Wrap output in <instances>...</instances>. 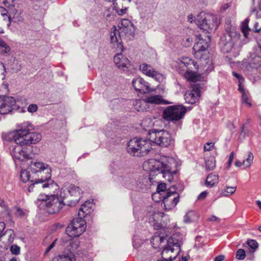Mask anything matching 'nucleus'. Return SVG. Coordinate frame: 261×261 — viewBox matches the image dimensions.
Returning a JSON list of instances; mask_svg holds the SVG:
<instances>
[{"label": "nucleus", "instance_id": "473e14b6", "mask_svg": "<svg viewBox=\"0 0 261 261\" xmlns=\"http://www.w3.org/2000/svg\"><path fill=\"white\" fill-rule=\"evenodd\" d=\"M206 170H213L216 167V160L214 156H210L205 159Z\"/></svg>", "mask_w": 261, "mask_h": 261}, {"label": "nucleus", "instance_id": "2eb2a0df", "mask_svg": "<svg viewBox=\"0 0 261 261\" xmlns=\"http://www.w3.org/2000/svg\"><path fill=\"white\" fill-rule=\"evenodd\" d=\"M58 186L53 180H49L47 181L43 179V176L41 175V178L36 179L28 188L29 192L33 191L34 188L40 189H49L50 190H57Z\"/></svg>", "mask_w": 261, "mask_h": 261}, {"label": "nucleus", "instance_id": "cd10ccee", "mask_svg": "<svg viewBox=\"0 0 261 261\" xmlns=\"http://www.w3.org/2000/svg\"><path fill=\"white\" fill-rule=\"evenodd\" d=\"M147 105L146 99H136L133 101V106L138 111H146L148 109Z\"/></svg>", "mask_w": 261, "mask_h": 261}, {"label": "nucleus", "instance_id": "393cba45", "mask_svg": "<svg viewBox=\"0 0 261 261\" xmlns=\"http://www.w3.org/2000/svg\"><path fill=\"white\" fill-rule=\"evenodd\" d=\"M9 19L10 21H13L15 23H19L22 22L24 20V18L22 16V11L20 9H12L10 12Z\"/></svg>", "mask_w": 261, "mask_h": 261}, {"label": "nucleus", "instance_id": "49530a36", "mask_svg": "<svg viewBox=\"0 0 261 261\" xmlns=\"http://www.w3.org/2000/svg\"><path fill=\"white\" fill-rule=\"evenodd\" d=\"M49 197L48 195H40L39 197L38 198L37 201H41V204L42 205V207L45 206V205L44 204V202L47 200V198Z\"/></svg>", "mask_w": 261, "mask_h": 261}, {"label": "nucleus", "instance_id": "de8ad7c7", "mask_svg": "<svg viewBox=\"0 0 261 261\" xmlns=\"http://www.w3.org/2000/svg\"><path fill=\"white\" fill-rule=\"evenodd\" d=\"M38 110V106L36 104H31L28 107V111L30 113H34Z\"/></svg>", "mask_w": 261, "mask_h": 261}, {"label": "nucleus", "instance_id": "6e6552de", "mask_svg": "<svg viewBox=\"0 0 261 261\" xmlns=\"http://www.w3.org/2000/svg\"><path fill=\"white\" fill-rule=\"evenodd\" d=\"M82 193V191L79 187L70 185L67 188L62 189L61 196L67 206H73L81 199Z\"/></svg>", "mask_w": 261, "mask_h": 261}, {"label": "nucleus", "instance_id": "aec40b11", "mask_svg": "<svg viewBox=\"0 0 261 261\" xmlns=\"http://www.w3.org/2000/svg\"><path fill=\"white\" fill-rule=\"evenodd\" d=\"M132 85L136 91L144 93L149 91V84L143 78L138 77L132 81Z\"/></svg>", "mask_w": 261, "mask_h": 261}, {"label": "nucleus", "instance_id": "423d86ee", "mask_svg": "<svg viewBox=\"0 0 261 261\" xmlns=\"http://www.w3.org/2000/svg\"><path fill=\"white\" fill-rule=\"evenodd\" d=\"M225 33L221 37L219 45L224 53H230L233 47V39L237 36V32L234 26L227 21L225 25Z\"/></svg>", "mask_w": 261, "mask_h": 261}, {"label": "nucleus", "instance_id": "864d4df0", "mask_svg": "<svg viewBox=\"0 0 261 261\" xmlns=\"http://www.w3.org/2000/svg\"><path fill=\"white\" fill-rule=\"evenodd\" d=\"M137 190H146V185L145 184H144L143 182L142 183L140 182L139 183L137 184Z\"/></svg>", "mask_w": 261, "mask_h": 261}, {"label": "nucleus", "instance_id": "9b49d317", "mask_svg": "<svg viewBox=\"0 0 261 261\" xmlns=\"http://www.w3.org/2000/svg\"><path fill=\"white\" fill-rule=\"evenodd\" d=\"M80 243L78 241L70 240L68 242L65 254L55 257L53 261H75V254L80 255Z\"/></svg>", "mask_w": 261, "mask_h": 261}, {"label": "nucleus", "instance_id": "ea45409f", "mask_svg": "<svg viewBox=\"0 0 261 261\" xmlns=\"http://www.w3.org/2000/svg\"><path fill=\"white\" fill-rule=\"evenodd\" d=\"M20 178L23 182H26L30 179V172L25 170H21L20 172Z\"/></svg>", "mask_w": 261, "mask_h": 261}, {"label": "nucleus", "instance_id": "20e7f679", "mask_svg": "<svg viewBox=\"0 0 261 261\" xmlns=\"http://www.w3.org/2000/svg\"><path fill=\"white\" fill-rule=\"evenodd\" d=\"M113 31L110 34L111 41L112 43H117L120 37H133L135 35V28L133 23L128 19H122L119 30L116 27H113Z\"/></svg>", "mask_w": 261, "mask_h": 261}, {"label": "nucleus", "instance_id": "09e8293b", "mask_svg": "<svg viewBox=\"0 0 261 261\" xmlns=\"http://www.w3.org/2000/svg\"><path fill=\"white\" fill-rule=\"evenodd\" d=\"M57 239H55L46 248L44 252V255H46L55 246Z\"/></svg>", "mask_w": 261, "mask_h": 261}, {"label": "nucleus", "instance_id": "c85d7f7f", "mask_svg": "<svg viewBox=\"0 0 261 261\" xmlns=\"http://www.w3.org/2000/svg\"><path fill=\"white\" fill-rule=\"evenodd\" d=\"M219 181V176L213 173L210 174L206 179L205 185L208 187H213L218 184Z\"/></svg>", "mask_w": 261, "mask_h": 261}, {"label": "nucleus", "instance_id": "dca6fc26", "mask_svg": "<svg viewBox=\"0 0 261 261\" xmlns=\"http://www.w3.org/2000/svg\"><path fill=\"white\" fill-rule=\"evenodd\" d=\"M16 108V100L13 97L4 96L0 101V114H8Z\"/></svg>", "mask_w": 261, "mask_h": 261}, {"label": "nucleus", "instance_id": "2f4dec72", "mask_svg": "<svg viewBox=\"0 0 261 261\" xmlns=\"http://www.w3.org/2000/svg\"><path fill=\"white\" fill-rule=\"evenodd\" d=\"M198 216L194 211H189L184 216V221L185 223H190L196 220Z\"/></svg>", "mask_w": 261, "mask_h": 261}, {"label": "nucleus", "instance_id": "7ed1b4c3", "mask_svg": "<svg viewBox=\"0 0 261 261\" xmlns=\"http://www.w3.org/2000/svg\"><path fill=\"white\" fill-rule=\"evenodd\" d=\"M151 149L149 139L134 138L127 143V150L131 155L141 156L147 154Z\"/></svg>", "mask_w": 261, "mask_h": 261}, {"label": "nucleus", "instance_id": "8fccbe9b", "mask_svg": "<svg viewBox=\"0 0 261 261\" xmlns=\"http://www.w3.org/2000/svg\"><path fill=\"white\" fill-rule=\"evenodd\" d=\"M6 232L9 233V237L8 239L9 242H10V243L12 242L14 240V237H13L14 231L12 229H10L7 230Z\"/></svg>", "mask_w": 261, "mask_h": 261}, {"label": "nucleus", "instance_id": "bf43d9fd", "mask_svg": "<svg viewBox=\"0 0 261 261\" xmlns=\"http://www.w3.org/2000/svg\"><path fill=\"white\" fill-rule=\"evenodd\" d=\"M234 156V153L233 152H231L229 155V159L228 161V166L229 167L231 164V163L233 161Z\"/></svg>", "mask_w": 261, "mask_h": 261}, {"label": "nucleus", "instance_id": "338daca9", "mask_svg": "<svg viewBox=\"0 0 261 261\" xmlns=\"http://www.w3.org/2000/svg\"><path fill=\"white\" fill-rule=\"evenodd\" d=\"M235 165L237 166V167H241L242 165H243V162H241L239 161H237L235 162Z\"/></svg>", "mask_w": 261, "mask_h": 261}, {"label": "nucleus", "instance_id": "f257e3e1", "mask_svg": "<svg viewBox=\"0 0 261 261\" xmlns=\"http://www.w3.org/2000/svg\"><path fill=\"white\" fill-rule=\"evenodd\" d=\"M33 129L30 122H24L20 124L15 132L3 136L4 139L8 141L14 140L16 144L10 148V153L14 159L24 161L33 158V154L28 153L23 146L35 144L41 140L42 136L40 133L31 132Z\"/></svg>", "mask_w": 261, "mask_h": 261}, {"label": "nucleus", "instance_id": "0e129e2a", "mask_svg": "<svg viewBox=\"0 0 261 261\" xmlns=\"http://www.w3.org/2000/svg\"><path fill=\"white\" fill-rule=\"evenodd\" d=\"M127 178L125 179V181H124V184L125 185L126 187L128 188H133V187L130 185V184L132 183L133 181H131L130 183H127Z\"/></svg>", "mask_w": 261, "mask_h": 261}, {"label": "nucleus", "instance_id": "b1692460", "mask_svg": "<svg viewBox=\"0 0 261 261\" xmlns=\"http://www.w3.org/2000/svg\"><path fill=\"white\" fill-rule=\"evenodd\" d=\"M200 96L199 91L197 88L187 91L185 94V99L187 103L193 104L198 101Z\"/></svg>", "mask_w": 261, "mask_h": 261}, {"label": "nucleus", "instance_id": "37998d69", "mask_svg": "<svg viewBox=\"0 0 261 261\" xmlns=\"http://www.w3.org/2000/svg\"><path fill=\"white\" fill-rule=\"evenodd\" d=\"M10 250L12 254L18 255L20 253V248L16 245H12L10 247Z\"/></svg>", "mask_w": 261, "mask_h": 261}, {"label": "nucleus", "instance_id": "0eeeda50", "mask_svg": "<svg viewBox=\"0 0 261 261\" xmlns=\"http://www.w3.org/2000/svg\"><path fill=\"white\" fill-rule=\"evenodd\" d=\"M205 37H207V39H204L201 35H198V41L194 45L193 49L194 56L197 59L207 64L209 61L207 48L211 39L208 35H205Z\"/></svg>", "mask_w": 261, "mask_h": 261}, {"label": "nucleus", "instance_id": "5fc2aeb1", "mask_svg": "<svg viewBox=\"0 0 261 261\" xmlns=\"http://www.w3.org/2000/svg\"><path fill=\"white\" fill-rule=\"evenodd\" d=\"M232 74L234 76H235L237 79L239 80L240 84H241L244 81V78L239 73H237L235 72H233Z\"/></svg>", "mask_w": 261, "mask_h": 261}, {"label": "nucleus", "instance_id": "58836bf2", "mask_svg": "<svg viewBox=\"0 0 261 261\" xmlns=\"http://www.w3.org/2000/svg\"><path fill=\"white\" fill-rule=\"evenodd\" d=\"M10 50V47L0 38V54H5Z\"/></svg>", "mask_w": 261, "mask_h": 261}, {"label": "nucleus", "instance_id": "c9c22d12", "mask_svg": "<svg viewBox=\"0 0 261 261\" xmlns=\"http://www.w3.org/2000/svg\"><path fill=\"white\" fill-rule=\"evenodd\" d=\"M113 9L118 14L119 16H122L127 13L128 10L127 7L120 8L116 2H114L113 3Z\"/></svg>", "mask_w": 261, "mask_h": 261}, {"label": "nucleus", "instance_id": "ddd939ff", "mask_svg": "<svg viewBox=\"0 0 261 261\" xmlns=\"http://www.w3.org/2000/svg\"><path fill=\"white\" fill-rule=\"evenodd\" d=\"M44 204L49 214H53L59 212L64 206L67 205L65 200L61 196L56 195H51L47 200L44 202Z\"/></svg>", "mask_w": 261, "mask_h": 261}, {"label": "nucleus", "instance_id": "5701e85b", "mask_svg": "<svg viewBox=\"0 0 261 261\" xmlns=\"http://www.w3.org/2000/svg\"><path fill=\"white\" fill-rule=\"evenodd\" d=\"M179 251H177L172 247L167 245L165 247L161 253L162 258L167 261H171L176 258Z\"/></svg>", "mask_w": 261, "mask_h": 261}, {"label": "nucleus", "instance_id": "79ce46f5", "mask_svg": "<svg viewBox=\"0 0 261 261\" xmlns=\"http://www.w3.org/2000/svg\"><path fill=\"white\" fill-rule=\"evenodd\" d=\"M168 195H172V196H176V195H179L176 192V188L174 186L171 187L168 191H166V194L164 196H167Z\"/></svg>", "mask_w": 261, "mask_h": 261}, {"label": "nucleus", "instance_id": "69168bd1", "mask_svg": "<svg viewBox=\"0 0 261 261\" xmlns=\"http://www.w3.org/2000/svg\"><path fill=\"white\" fill-rule=\"evenodd\" d=\"M208 220L210 221H215L218 220V218L215 216H212L210 217Z\"/></svg>", "mask_w": 261, "mask_h": 261}, {"label": "nucleus", "instance_id": "a18cd8bd", "mask_svg": "<svg viewBox=\"0 0 261 261\" xmlns=\"http://www.w3.org/2000/svg\"><path fill=\"white\" fill-rule=\"evenodd\" d=\"M15 215L17 217H19L22 218V217L24 216L25 213L23 211V210L21 209V208L18 207H15Z\"/></svg>", "mask_w": 261, "mask_h": 261}, {"label": "nucleus", "instance_id": "7c9ffc66", "mask_svg": "<svg viewBox=\"0 0 261 261\" xmlns=\"http://www.w3.org/2000/svg\"><path fill=\"white\" fill-rule=\"evenodd\" d=\"M249 20L248 19H246L243 22H242L241 29L242 32L243 33L244 36L246 38L250 37V33H251L253 31L250 29L248 27Z\"/></svg>", "mask_w": 261, "mask_h": 261}, {"label": "nucleus", "instance_id": "c03bdc74", "mask_svg": "<svg viewBox=\"0 0 261 261\" xmlns=\"http://www.w3.org/2000/svg\"><path fill=\"white\" fill-rule=\"evenodd\" d=\"M248 246L253 249H256L258 247L257 242L254 240H248L247 242Z\"/></svg>", "mask_w": 261, "mask_h": 261}, {"label": "nucleus", "instance_id": "4c0bfd02", "mask_svg": "<svg viewBox=\"0 0 261 261\" xmlns=\"http://www.w3.org/2000/svg\"><path fill=\"white\" fill-rule=\"evenodd\" d=\"M166 185L165 184H159L158 186L157 189H156V194H154L152 195L153 199L154 198V197L156 195V196H158V195H162V197L164 196L166 194Z\"/></svg>", "mask_w": 261, "mask_h": 261}, {"label": "nucleus", "instance_id": "a19ab883", "mask_svg": "<svg viewBox=\"0 0 261 261\" xmlns=\"http://www.w3.org/2000/svg\"><path fill=\"white\" fill-rule=\"evenodd\" d=\"M246 257L245 251L243 249H239L236 252V258L239 260H243Z\"/></svg>", "mask_w": 261, "mask_h": 261}, {"label": "nucleus", "instance_id": "a878e982", "mask_svg": "<svg viewBox=\"0 0 261 261\" xmlns=\"http://www.w3.org/2000/svg\"><path fill=\"white\" fill-rule=\"evenodd\" d=\"M92 205V203L90 201H86L83 204L79 210V216L84 218L90 215L91 212Z\"/></svg>", "mask_w": 261, "mask_h": 261}, {"label": "nucleus", "instance_id": "774afa93", "mask_svg": "<svg viewBox=\"0 0 261 261\" xmlns=\"http://www.w3.org/2000/svg\"><path fill=\"white\" fill-rule=\"evenodd\" d=\"M156 239H159L160 243H162L164 242L166 239L164 237H157Z\"/></svg>", "mask_w": 261, "mask_h": 261}, {"label": "nucleus", "instance_id": "4d7b16f0", "mask_svg": "<svg viewBox=\"0 0 261 261\" xmlns=\"http://www.w3.org/2000/svg\"><path fill=\"white\" fill-rule=\"evenodd\" d=\"M260 56H258L254 58V61H256L258 62L257 64H256V66L260 67L261 66V47L260 48Z\"/></svg>", "mask_w": 261, "mask_h": 261}, {"label": "nucleus", "instance_id": "412c9836", "mask_svg": "<svg viewBox=\"0 0 261 261\" xmlns=\"http://www.w3.org/2000/svg\"><path fill=\"white\" fill-rule=\"evenodd\" d=\"M114 62L119 69L123 71H126L130 65L128 59L121 53H118L114 56Z\"/></svg>", "mask_w": 261, "mask_h": 261}, {"label": "nucleus", "instance_id": "680f3d73", "mask_svg": "<svg viewBox=\"0 0 261 261\" xmlns=\"http://www.w3.org/2000/svg\"><path fill=\"white\" fill-rule=\"evenodd\" d=\"M254 31L256 33L260 32L261 30V27L259 26V24L257 22H256L254 25Z\"/></svg>", "mask_w": 261, "mask_h": 261}, {"label": "nucleus", "instance_id": "f704fd0d", "mask_svg": "<svg viewBox=\"0 0 261 261\" xmlns=\"http://www.w3.org/2000/svg\"><path fill=\"white\" fill-rule=\"evenodd\" d=\"M254 155L251 151L247 153V155L243 161V165L245 168H249L253 163Z\"/></svg>", "mask_w": 261, "mask_h": 261}, {"label": "nucleus", "instance_id": "39448f33", "mask_svg": "<svg viewBox=\"0 0 261 261\" xmlns=\"http://www.w3.org/2000/svg\"><path fill=\"white\" fill-rule=\"evenodd\" d=\"M178 67L185 72V77L188 81L195 82L197 80L196 74L198 68L197 62L189 57H182L179 60Z\"/></svg>", "mask_w": 261, "mask_h": 261}, {"label": "nucleus", "instance_id": "f8f14e48", "mask_svg": "<svg viewBox=\"0 0 261 261\" xmlns=\"http://www.w3.org/2000/svg\"><path fill=\"white\" fill-rule=\"evenodd\" d=\"M85 220L79 216L72 220L70 224L66 228V232L70 237H79L85 231Z\"/></svg>", "mask_w": 261, "mask_h": 261}, {"label": "nucleus", "instance_id": "e2e57ef3", "mask_svg": "<svg viewBox=\"0 0 261 261\" xmlns=\"http://www.w3.org/2000/svg\"><path fill=\"white\" fill-rule=\"evenodd\" d=\"M5 72V68L4 64L2 63H0V74Z\"/></svg>", "mask_w": 261, "mask_h": 261}, {"label": "nucleus", "instance_id": "4be33fe9", "mask_svg": "<svg viewBox=\"0 0 261 261\" xmlns=\"http://www.w3.org/2000/svg\"><path fill=\"white\" fill-rule=\"evenodd\" d=\"M163 201L166 210H171L173 208L179 201V195L172 196L171 195L163 196Z\"/></svg>", "mask_w": 261, "mask_h": 261}, {"label": "nucleus", "instance_id": "6ab92c4d", "mask_svg": "<svg viewBox=\"0 0 261 261\" xmlns=\"http://www.w3.org/2000/svg\"><path fill=\"white\" fill-rule=\"evenodd\" d=\"M183 243V236L179 232L173 233L168 240H167V245L169 247H172L175 248L177 251H180V246Z\"/></svg>", "mask_w": 261, "mask_h": 261}, {"label": "nucleus", "instance_id": "3c124183", "mask_svg": "<svg viewBox=\"0 0 261 261\" xmlns=\"http://www.w3.org/2000/svg\"><path fill=\"white\" fill-rule=\"evenodd\" d=\"M214 143L212 142L207 143L204 145V150L210 151L212 150V148L214 147Z\"/></svg>", "mask_w": 261, "mask_h": 261}, {"label": "nucleus", "instance_id": "c756f323", "mask_svg": "<svg viewBox=\"0 0 261 261\" xmlns=\"http://www.w3.org/2000/svg\"><path fill=\"white\" fill-rule=\"evenodd\" d=\"M147 215L150 217L149 219L150 220H152L156 221L159 217H162L163 216V213L160 212H156L153 206H150L148 208Z\"/></svg>", "mask_w": 261, "mask_h": 261}, {"label": "nucleus", "instance_id": "72a5a7b5", "mask_svg": "<svg viewBox=\"0 0 261 261\" xmlns=\"http://www.w3.org/2000/svg\"><path fill=\"white\" fill-rule=\"evenodd\" d=\"M237 187H229L225 186L222 190L221 196L224 197H229L236 191Z\"/></svg>", "mask_w": 261, "mask_h": 261}, {"label": "nucleus", "instance_id": "f3484780", "mask_svg": "<svg viewBox=\"0 0 261 261\" xmlns=\"http://www.w3.org/2000/svg\"><path fill=\"white\" fill-rule=\"evenodd\" d=\"M139 68L143 74L148 76L151 77L159 82H162L164 80L163 75L154 70L150 65L143 63L140 65Z\"/></svg>", "mask_w": 261, "mask_h": 261}, {"label": "nucleus", "instance_id": "e433bc0d", "mask_svg": "<svg viewBox=\"0 0 261 261\" xmlns=\"http://www.w3.org/2000/svg\"><path fill=\"white\" fill-rule=\"evenodd\" d=\"M114 9L108 8L104 12L103 16L105 19L109 21H111L115 19V14Z\"/></svg>", "mask_w": 261, "mask_h": 261}, {"label": "nucleus", "instance_id": "052dcab7", "mask_svg": "<svg viewBox=\"0 0 261 261\" xmlns=\"http://www.w3.org/2000/svg\"><path fill=\"white\" fill-rule=\"evenodd\" d=\"M225 259L224 255H219L214 258V261H223Z\"/></svg>", "mask_w": 261, "mask_h": 261}, {"label": "nucleus", "instance_id": "4468645a", "mask_svg": "<svg viewBox=\"0 0 261 261\" xmlns=\"http://www.w3.org/2000/svg\"><path fill=\"white\" fill-rule=\"evenodd\" d=\"M30 169L33 173H40V176H43V179L47 181L51 180V168L47 165L42 162H31L30 165Z\"/></svg>", "mask_w": 261, "mask_h": 261}, {"label": "nucleus", "instance_id": "13d9d810", "mask_svg": "<svg viewBox=\"0 0 261 261\" xmlns=\"http://www.w3.org/2000/svg\"><path fill=\"white\" fill-rule=\"evenodd\" d=\"M207 195V192L206 191H203L198 196V199L203 200L206 198Z\"/></svg>", "mask_w": 261, "mask_h": 261}, {"label": "nucleus", "instance_id": "603ef678", "mask_svg": "<svg viewBox=\"0 0 261 261\" xmlns=\"http://www.w3.org/2000/svg\"><path fill=\"white\" fill-rule=\"evenodd\" d=\"M5 226L6 225L4 222H0V237H2L6 233V232L5 233H3L5 228Z\"/></svg>", "mask_w": 261, "mask_h": 261}, {"label": "nucleus", "instance_id": "1a4fd4ad", "mask_svg": "<svg viewBox=\"0 0 261 261\" xmlns=\"http://www.w3.org/2000/svg\"><path fill=\"white\" fill-rule=\"evenodd\" d=\"M151 142H154L158 145L162 147H168L172 146L174 143V140L169 132L162 129H153L150 133Z\"/></svg>", "mask_w": 261, "mask_h": 261}, {"label": "nucleus", "instance_id": "9d476101", "mask_svg": "<svg viewBox=\"0 0 261 261\" xmlns=\"http://www.w3.org/2000/svg\"><path fill=\"white\" fill-rule=\"evenodd\" d=\"M186 112V108L182 105L169 106L164 110L163 117L167 121H177L184 117Z\"/></svg>", "mask_w": 261, "mask_h": 261}, {"label": "nucleus", "instance_id": "a211bd4d", "mask_svg": "<svg viewBox=\"0 0 261 261\" xmlns=\"http://www.w3.org/2000/svg\"><path fill=\"white\" fill-rule=\"evenodd\" d=\"M195 21L199 28L204 31L208 32L213 29V24L210 22V20H207L205 14L203 13H200L198 15Z\"/></svg>", "mask_w": 261, "mask_h": 261}, {"label": "nucleus", "instance_id": "6e6d98bb", "mask_svg": "<svg viewBox=\"0 0 261 261\" xmlns=\"http://www.w3.org/2000/svg\"><path fill=\"white\" fill-rule=\"evenodd\" d=\"M242 100H243V102L246 103L249 107L251 106V103L250 102H249L248 101V97H247V95L244 93H243V94H242Z\"/></svg>", "mask_w": 261, "mask_h": 261}, {"label": "nucleus", "instance_id": "f03ea898", "mask_svg": "<svg viewBox=\"0 0 261 261\" xmlns=\"http://www.w3.org/2000/svg\"><path fill=\"white\" fill-rule=\"evenodd\" d=\"M150 167L149 179L152 180L156 175L167 178V180L171 182L173 175L176 173V170H173L175 166V161L173 158L163 157L159 160L150 159L147 163Z\"/></svg>", "mask_w": 261, "mask_h": 261}, {"label": "nucleus", "instance_id": "bb28decb", "mask_svg": "<svg viewBox=\"0 0 261 261\" xmlns=\"http://www.w3.org/2000/svg\"><path fill=\"white\" fill-rule=\"evenodd\" d=\"M146 100L147 101V105L148 103L151 104H168L170 102H168L166 100H164L162 99L161 96L159 95H151L150 96H148L145 98Z\"/></svg>", "mask_w": 261, "mask_h": 261}]
</instances>
